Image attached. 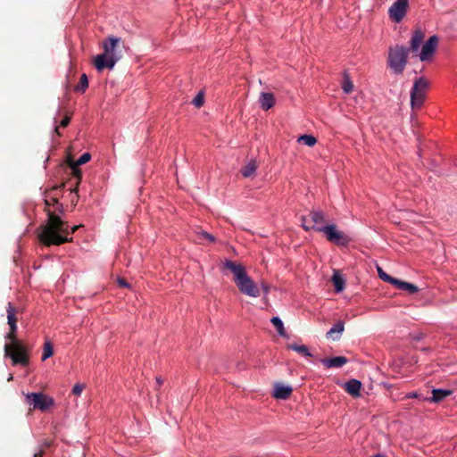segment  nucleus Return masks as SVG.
I'll list each match as a JSON object with an SVG mask.
<instances>
[{"label":"nucleus","instance_id":"nucleus-1","mask_svg":"<svg viewBox=\"0 0 457 457\" xmlns=\"http://www.w3.org/2000/svg\"><path fill=\"white\" fill-rule=\"evenodd\" d=\"M80 225L70 228L67 221L61 219L55 212L47 210V220L40 225L37 229V237L41 244L46 246L60 245L71 242L70 235L75 233Z\"/></svg>","mask_w":457,"mask_h":457},{"label":"nucleus","instance_id":"nucleus-2","mask_svg":"<svg viewBox=\"0 0 457 457\" xmlns=\"http://www.w3.org/2000/svg\"><path fill=\"white\" fill-rule=\"evenodd\" d=\"M103 49L104 53L94 59V65L98 71L114 67L122 58L125 44L120 37L109 36L103 42Z\"/></svg>","mask_w":457,"mask_h":457},{"label":"nucleus","instance_id":"nucleus-3","mask_svg":"<svg viewBox=\"0 0 457 457\" xmlns=\"http://www.w3.org/2000/svg\"><path fill=\"white\" fill-rule=\"evenodd\" d=\"M224 269L228 270L234 275L233 280L239 291L251 297L260 296V289L253 280L247 275L245 268L240 263L227 260Z\"/></svg>","mask_w":457,"mask_h":457},{"label":"nucleus","instance_id":"nucleus-4","mask_svg":"<svg viewBox=\"0 0 457 457\" xmlns=\"http://www.w3.org/2000/svg\"><path fill=\"white\" fill-rule=\"evenodd\" d=\"M9 327L10 331L6 334L5 339L10 343L4 345V355L12 359L13 365L26 366L29 361L28 348L17 337V324Z\"/></svg>","mask_w":457,"mask_h":457},{"label":"nucleus","instance_id":"nucleus-5","mask_svg":"<svg viewBox=\"0 0 457 457\" xmlns=\"http://www.w3.org/2000/svg\"><path fill=\"white\" fill-rule=\"evenodd\" d=\"M409 49L403 46H390L387 55V66L395 74H402L408 62Z\"/></svg>","mask_w":457,"mask_h":457},{"label":"nucleus","instance_id":"nucleus-6","mask_svg":"<svg viewBox=\"0 0 457 457\" xmlns=\"http://www.w3.org/2000/svg\"><path fill=\"white\" fill-rule=\"evenodd\" d=\"M301 220L304 230L311 229L322 232V228H326L327 220L322 211L312 210L306 216H302Z\"/></svg>","mask_w":457,"mask_h":457},{"label":"nucleus","instance_id":"nucleus-7","mask_svg":"<svg viewBox=\"0 0 457 457\" xmlns=\"http://www.w3.org/2000/svg\"><path fill=\"white\" fill-rule=\"evenodd\" d=\"M428 87V82L424 78L415 80L411 90V104L413 109H420L422 106Z\"/></svg>","mask_w":457,"mask_h":457},{"label":"nucleus","instance_id":"nucleus-8","mask_svg":"<svg viewBox=\"0 0 457 457\" xmlns=\"http://www.w3.org/2000/svg\"><path fill=\"white\" fill-rule=\"evenodd\" d=\"M26 401L34 410H39L41 411H46L54 403L52 397L42 392L27 394Z\"/></svg>","mask_w":457,"mask_h":457},{"label":"nucleus","instance_id":"nucleus-9","mask_svg":"<svg viewBox=\"0 0 457 457\" xmlns=\"http://www.w3.org/2000/svg\"><path fill=\"white\" fill-rule=\"evenodd\" d=\"M322 233L326 235V237L329 242L338 246H345L352 240L349 236L338 230L335 224L326 226V228H322Z\"/></svg>","mask_w":457,"mask_h":457},{"label":"nucleus","instance_id":"nucleus-10","mask_svg":"<svg viewBox=\"0 0 457 457\" xmlns=\"http://www.w3.org/2000/svg\"><path fill=\"white\" fill-rule=\"evenodd\" d=\"M90 159L91 154L89 153H84L76 162L71 161L69 162V166L71 170V176L75 179L74 189L72 191L77 192V190H79V186L82 179V173L79 169V166L87 163Z\"/></svg>","mask_w":457,"mask_h":457},{"label":"nucleus","instance_id":"nucleus-11","mask_svg":"<svg viewBox=\"0 0 457 457\" xmlns=\"http://www.w3.org/2000/svg\"><path fill=\"white\" fill-rule=\"evenodd\" d=\"M408 0H396L389 8V18L395 22H400L406 14Z\"/></svg>","mask_w":457,"mask_h":457},{"label":"nucleus","instance_id":"nucleus-12","mask_svg":"<svg viewBox=\"0 0 457 457\" xmlns=\"http://www.w3.org/2000/svg\"><path fill=\"white\" fill-rule=\"evenodd\" d=\"M438 37L437 36H431L423 45L421 51L419 54L420 60L421 62L428 61L434 55L436 49L438 46Z\"/></svg>","mask_w":457,"mask_h":457},{"label":"nucleus","instance_id":"nucleus-13","mask_svg":"<svg viewBox=\"0 0 457 457\" xmlns=\"http://www.w3.org/2000/svg\"><path fill=\"white\" fill-rule=\"evenodd\" d=\"M424 38H425L424 32L419 29H415L413 31L412 36L410 40V48H408L409 53L411 52V53L417 54V53L419 52V49L420 47V45L424 41Z\"/></svg>","mask_w":457,"mask_h":457},{"label":"nucleus","instance_id":"nucleus-14","mask_svg":"<svg viewBox=\"0 0 457 457\" xmlns=\"http://www.w3.org/2000/svg\"><path fill=\"white\" fill-rule=\"evenodd\" d=\"M64 187H65V183H62L60 185H55V186L52 187L50 189L46 190V192H45V196H46V198H45V205H46L45 212L46 214H47V210L51 211L49 209V207L51 205L56 206V204H54L53 201L50 199V196H58L57 191L62 190V188H64Z\"/></svg>","mask_w":457,"mask_h":457},{"label":"nucleus","instance_id":"nucleus-15","mask_svg":"<svg viewBox=\"0 0 457 457\" xmlns=\"http://www.w3.org/2000/svg\"><path fill=\"white\" fill-rule=\"evenodd\" d=\"M293 392V388L289 386H284L282 384H275L274 391L272 395L277 399L286 400L290 397Z\"/></svg>","mask_w":457,"mask_h":457},{"label":"nucleus","instance_id":"nucleus-16","mask_svg":"<svg viewBox=\"0 0 457 457\" xmlns=\"http://www.w3.org/2000/svg\"><path fill=\"white\" fill-rule=\"evenodd\" d=\"M321 363L328 369L329 368H341L347 363L348 360L345 356H337L328 359H321Z\"/></svg>","mask_w":457,"mask_h":457},{"label":"nucleus","instance_id":"nucleus-17","mask_svg":"<svg viewBox=\"0 0 457 457\" xmlns=\"http://www.w3.org/2000/svg\"><path fill=\"white\" fill-rule=\"evenodd\" d=\"M344 330L345 323L344 321L339 320L326 333V337L333 341L339 340L340 336Z\"/></svg>","mask_w":457,"mask_h":457},{"label":"nucleus","instance_id":"nucleus-18","mask_svg":"<svg viewBox=\"0 0 457 457\" xmlns=\"http://www.w3.org/2000/svg\"><path fill=\"white\" fill-rule=\"evenodd\" d=\"M344 388L353 397H358L361 395V383L357 379H351L345 382Z\"/></svg>","mask_w":457,"mask_h":457},{"label":"nucleus","instance_id":"nucleus-19","mask_svg":"<svg viewBox=\"0 0 457 457\" xmlns=\"http://www.w3.org/2000/svg\"><path fill=\"white\" fill-rule=\"evenodd\" d=\"M259 101L261 104V107L265 111L270 109L275 104V97L272 93H261Z\"/></svg>","mask_w":457,"mask_h":457},{"label":"nucleus","instance_id":"nucleus-20","mask_svg":"<svg viewBox=\"0 0 457 457\" xmlns=\"http://www.w3.org/2000/svg\"><path fill=\"white\" fill-rule=\"evenodd\" d=\"M257 168V162L255 160H251L241 169V174L244 178H253Z\"/></svg>","mask_w":457,"mask_h":457},{"label":"nucleus","instance_id":"nucleus-21","mask_svg":"<svg viewBox=\"0 0 457 457\" xmlns=\"http://www.w3.org/2000/svg\"><path fill=\"white\" fill-rule=\"evenodd\" d=\"M394 286L395 287H397L398 289L407 291L411 295L415 294L419 291L418 287L415 286L414 284H411V283H409L406 281H403L400 279H396Z\"/></svg>","mask_w":457,"mask_h":457},{"label":"nucleus","instance_id":"nucleus-22","mask_svg":"<svg viewBox=\"0 0 457 457\" xmlns=\"http://www.w3.org/2000/svg\"><path fill=\"white\" fill-rule=\"evenodd\" d=\"M452 394L453 391L449 389H434L432 391V398L430 399V401L438 403L443 401L445 398L451 395Z\"/></svg>","mask_w":457,"mask_h":457},{"label":"nucleus","instance_id":"nucleus-23","mask_svg":"<svg viewBox=\"0 0 457 457\" xmlns=\"http://www.w3.org/2000/svg\"><path fill=\"white\" fill-rule=\"evenodd\" d=\"M6 312L8 325L17 324V313L19 312L18 309L15 308L11 303H8Z\"/></svg>","mask_w":457,"mask_h":457},{"label":"nucleus","instance_id":"nucleus-24","mask_svg":"<svg viewBox=\"0 0 457 457\" xmlns=\"http://www.w3.org/2000/svg\"><path fill=\"white\" fill-rule=\"evenodd\" d=\"M332 282L335 287V291L339 293L345 288V279L338 271H335L332 276Z\"/></svg>","mask_w":457,"mask_h":457},{"label":"nucleus","instance_id":"nucleus-25","mask_svg":"<svg viewBox=\"0 0 457 457\" xmlns=\"http://www.w3.org/2000/svg\"><path fill=\"white\" fill-rule=\"evenodd\" d=\"M287 348L290 349V350H293V351H295L296 353H298L299 354H302L303 356H309V357L312 356V353H310L308 347L306 345H299L295 344V343L287 344Z\"/></svg>","mask_w":457,"mask_h":457},{"label":"nucleus","instance_id":"nucleus-26","mask_svg":"<svg viewBox=\"0 0 457 457\" xmlns=\"http://www.w3.org/2000/svg\"><path fill=\"white\" fill-rule=\"evenodd\" d=\"M270 322L276 328V329H277L278 333L279 334V336H281L283 337H287V335L286 333V330H285V328H284V324H283L282 320L278 317L271 318Z\"/></svg>","mask_w":457,"mask_h":457},{"label":"nucleus","instance_id":"nucleus-27","mask_svg":"<svg viewBox=\"0 0 457 457\" xmlns=\"http://www.w3.org/2000/svg\"><path fill=\"white\" fill-rule=\"evenodd\" d=\"M87 87H88L87 76L85 73H83L80 76L78 85L75 87V90L79 91V92H85Z\"/></svg>","mask_w":457,"mask_h":457},{"label":"nucleus","instance_id":"nucleus-28","mask_svg":"<svg viewBox=\"0 0 457 457\" xmlns=\"http://www.w3.org/2000/svg\"><path fill=\"white\" fill-rule=\"evenodd\" d=\"M54 354V348L51 342L46 341L44 344L42 361H46Z\"/></svg>","mask_w":457,"mask_h":457},{"label":"nucleus","instance_id":"nucleus-29","mask_svg":"<svg viewBox=\"0 0 457 457\" xmlns=\"http://www.w3.org/2000/svg\"><path fill=\"white\" fill-rule=\"evenodd\" d=\"M298 142L303 143L308 146H313L317 143V139L312 135H303L298 138Z\"/></svg>","mask_w":457,"mask_h":457},{"label":"nucleus","instance_id":"nucleus-30","mask_svg":"<svg viewBox=\"0 0 457 457\" xmlns=\"http://www.w3.org/2000/svg\"><path fill=\"white\" fill-rule=\"evenodd\" d=\"M342 88H343L344 92L346 94L351 93L353 89V84L352 80L349 79V77L347 76V74H345V76H344Z\"/></svg>","mask_w":457,"mask_h":457},{"label":"nucleus","instance_id":"nucleus-31","mask_svg":"<svg viewBox=\"0 0 457 457\" xmlns=\"http://www.w3.org/2000/svg\"><path fill=\"white\" fill-rule=\"evenodd\" d=\"M378 277H379L382 280H384V281H386V282H388V283H390V284H392V285H395V281H396V279H397V278H393V277L389 276V275H388L387 273H386V272L383 270V269H382V268H380V267H378Z\"/></svg>","mask_w":457,"mask_h":457},{"label":"nucleus","instance_id":"nucleus-32","mask_svg":"<svg viewBox=\"0 0 457 457\" xmlns=\"http://www.w3.org/2000/svg\"><path fill=\"white\" fill-rule=\"evenodd\" d=\"M204 103V92L203 91H200L196 96L193 99L192 101V104L199 108L201 106H203Z\"/></svg>","mask_w":457,"mask_h":457},{"label":"nucleus","instance_id":"nucleus-33","mask_svg":"<svg viewBox=\"0 0 457 457\" xmlns=\"http://www.w3.org/2000/svg\"><path fill=\"white\" fill-rule=\"evenodd\" d=\"M50 199L53 201L54 204H56L55 212H57L60 214H63L65 212V209H64L63 204L59 202L58 196H50Z\"/></svg>","mask_w":457,"mask_h":457},{"label":"nucleus","instance_id":"nucleus-34","mask_svg":"<svg viewBox=\"0 0 457 457\" xmlns=\"http://www.w3.org/2000/svg\"><path fill=\"white\" fill-rule=\"evenodd\" d=\"M84 388H85V384L78 383V384H76V385L73 386V388H72V394H73L74 395L79 396V395H81V393H82V391L84 390Z\"/></svg>","mask_w":457,"mask_h":457},{"label":"nucleus","instance_id":"nucleus-35","mask_svg":"<svg viewBox=\"0 0 457 457\" xmlns=\"http://www.w3.org/2000/svg\"><path fill=\"white\" fill-rule=\"evenodd\" d=\"M199 239H206L210 242H214L215 241V238L212 235L205 232V231H201L199 233Z\"/></svg>","mask_w":457,"mask_h":457},{"label":"nucleus","instance_id":"nucleus-36","mask_svg":"<svg viewBox=\"0 0 457 457\" xmlns=\"http://www.w3.org/2000/svg\"><path fill=\"white\" fill-rule=\"evenodd\" d=\"M71 120V114L66 113L64 118L62 120V121L60 123L61 127L66 128L70 124Z\"/></svg>","mask_w":457,"mask_h":457},{"label":"nucleus","instance_id":"nucleus-37","mask_svg":"<svg viewBox=\"0 0 457 457\" xmlns=\"http://www.w3.org/2000/svg\"><path fill=\"white\" fill-rule=\"evenodd\" d=\"M117 282L119 284L120 287H129V284L127 282V280L123 278H117Z\"/></svg>","mask_w":457,"mask_h":457},{"label":"nucleus","instance_id":"nucleus-38","mask_svg":"<svg viewBox=\"0 0 457 457\" xmlns=\"http://www.w3.org/2000/svg\"><path fill=\"white\" fill-rule=\"evenodd\" d=\"M73 189H74V187L71 189V193H74L75 195L72 197L71 202L72 205L75 206L77 204V203H78L79 195H78V191L74 192V191H72Z\"/></svg>","mask_w":457,"mask_h":457},{"label":"nucleus","instance_id":"nucleus-39","mask_svg":"<svg viewBox=\"0 0 457 457\" xmlns=\"http://www.w3.org/2000/svg\"><path fill=\"white\" fill-rule=\"evenodd\" d=\"M163 384V380L162 379L161 377H156V385H157V387L156 389H159V387Z\"/></svg>","mask_w":457,"mask_h":457},{"label":"nucleus","instance_id":"nucleus-40","mask_svg":"<svg viewBox=\"0 0 457 457\" xmlns=\"http://www.w3.org/2000/svg\"><path fill=\"white\" fill-rule=\"evenodd\" d=\"M43 454H44V450L43 449H40L37 453H36L34 454L33 457H43Z\"/></svg>","mask_w":457,"mask_h":457},{"label":"nucleus","instance_id":"nucleus-41","mask_svg":"<svg viewBox=\"0 0 457 457\" xmlns=\"http://www.w3.org/2000/svg\"><path fill=\"white\" fill-rule=\"evenodd\" d=\"M262 288H263L264 293L267 294L269 292V287L267 285L263 284Z\"/></svg>","mask_w":457,"mask_h":457},{"label":"nucleus","instance_id":"nucleus-42","mask_svg":"<svg viewBox=\"0 0 457 457\" xmlns=\"http://www.w3.org/2000/svg\"><path fill=\"white\" fill-rule=\"evenodd\" d=\"M408 397L409 398H414V397H417V394L416 393H411L408 395Z\"/></svg>","mask_w":457,"mask_h":457},{"label":"nucleus","instance_id":"nucleus-43","mask_svg":"<svg viewBox=\"0 0 457 457\" xmlns=\"http://www.w3.org/2000/svg\"><path fill=\"white\" fill-rule=\"evenodd\" d=\"M54 132H55L58 136H60V135H61V134H60V132H59V129H58V127H55V128H54Z\"/></svg>","mask_w":457,"mask_h":457},{"label":"nucleus","instance_id":"nucleus-44","mask_svg":"<svg viewBox=\"0 0 457 457\" xmlns=\"http://www.w3.org/2000/svg\"><path fill=\"white\" fill-rule=\"evenodd\" d=\"M12 379V376L11 375L10 377H8V381H10Z\"/></svg>","mask_w":457,"mask_h":457}]
</instances>
